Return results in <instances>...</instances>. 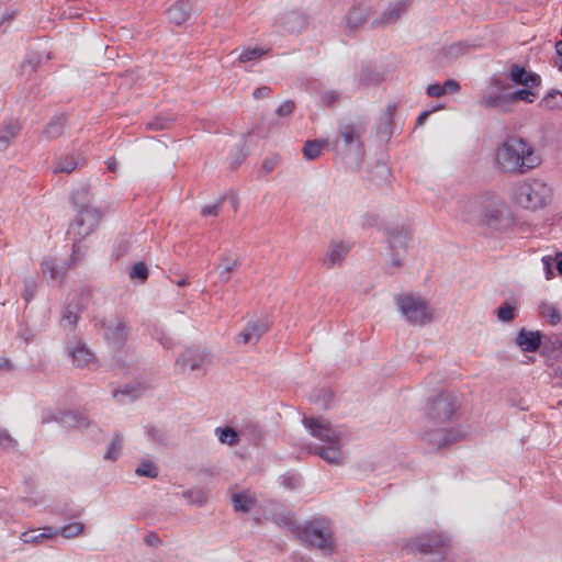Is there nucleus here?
<instances>
[{
  "instance_id": "nucleus-4",
  "label": "nucleus",
  "mask_w": 562,
  "mask_h": 562,
  "mask_svg": "<svg viewBox=\"0 0 562 562\" xmlns=\"http://www.w3.org/2000/svg\"><path fill=\"white\" fill-rule=\"evenodd\" d=\"M513 198L517 204L528 210H538L552 200V188L540 179H528L516 186Z\"/></svg>"
},
{
  "instance_id": "nucleus-38",
  "label": "nucleus",
  "mask_w": 562,
  "mask_h": 562,
  "mask_svg": "<svg viewBox=\"0 0 562 562\" xmlns=\"http://www.w3.org/2000/svg\"><path fill=\"white\" fill-rule=\"evenodd\" d=\"M135 474L138 476L156 479L158 476V467L151 460H144L135 469Z\"/></svg>"
},
{
  "instance_id": "nucleus-51",
  "label": "nucleus",
  "mask_w": 562,
  "mask_h": 562,
  "mask_svg": "<svg viewBox=\"0 0 562 562\" xmlns=\"http://www.w3.org/2000/svg\"><path fill=\"white\" fill-rule=\"evenodd\" d=\"M340 99V92L337 90H324L321 92V101L326 106H333Z\"/></svg>"
},
{
  "instance_id": "nucleus-59",
  "label": "nucleus",
  "mask_w": 562,
  "mask_h": 562,
  "mask_svg": "<svg viewBox=\"0 0 562 562\" xmlns=\"http://www.w3.org/2000/svg\"><path fill=\"white\" fill-rule=\"evenodd\" d=\"M220 205H221V201H218L212 205L204 206V207H202L201 214L203 216H216L218 214Z\"/></svg>"
},
{
  "instance_id": "nucleus-15",
  "label": "nucleus",
  "mask_w": 562,
  "mask_h": 562,
  "mask_svg": "<svg viewBox=\"0 0 562 562\" xmlns=\"http://www.w3.org/2000/svg\"><path fill=\"white\" fill-rule=\"evenodd\" d=\"M69 357L77 368H88L97 361L94 353L81 341L69 348Z\"/></svg>"
},
{
  "instance_id": "nucleus-21",
  "label": "nucleus",
  "mask_w": 562,
  "mask_h": 562,
  "mask_svg": "<svg viewBox=\"0 0 562 562\" xmlns=\"http://www.w3.org/2000/svg\"><path fill=\"white\" fill-rule=\"evenodd\" d=\"M280 25L289 33L299 34L305 27L306 19L302 13L291 11L280 19Z\"/></svg>"
},
{
  "instance_id": "nucleus-25",
  "label": "nucleus",
  "mask_w": 562,
  "mask_h": 562,
  "mask_svg": "<svg viewBox=\"0 0 562 562\" xmlns=\"http://www.w3.org/2000/svg\"><path fill=\"white\" fill-rule=\"evenodd\" d=\"M458 438V434L453 430H447V429H440V430H432L427 431L425 434V439L429 442H432L438 446V448H441L450 442L456 441Z\"/></svg>"
},
{
  "instance_id": "nucleus-55",
  "label": "nucleus",
  "mask_w": 562,
  "mask_h": 562,
  "mask_svg": "<svg viewBox=\"0 0 562 562\" xmlns=\"http://www.w3.org/2000/svg\"><path fill=\"white\" fill-rule=\"evenodd\" d=\"M541 261L543 265L546 279L550 280L551 278L554 277V271H553V269L555 267L554 259L551 256H544V257H542Z\"/></svg>"
},
{
  "instance_id": "nucleus-1",
  "label": "nucleus",
  "mask_w": 562,
  "mask_h": 562,
  "mask_svg": "<svg viewBox=\"0 0 562 562\" xmlns=\"http://www.w3.org/2000/svg\"><path fill=\"white\" fill-rule=\"evenodd\" d=\"M495 162L504 173L525 175L541 164V157L527 140L510 136L497 147Z\"/></svg>"
},
{
  "instance_id": "nucleus-36",
  "label": "nucleus",
  "mask_w": 562,
  "mask_h": 562,
  "mask_svg": "<svg viewBox=\"0 0 562 562\" xmlns=\"http://www.w3.org/2000/svg\"><path fill=\"white\" fill-rule=\"evenodd\" d=\"M122 441L123 436L121 434H115L113 439L111 440L105 453H104V460L108 461H116L120 457L121 449H122Z\"/></svg>"
},
{
  "instance_id": "nucleus-6",
  "label": "nucleus",
  "mask_w": 562,
  "mask_h": 562,
  "mask_svg": "<svg viewBox=\"0 0 562 562\" xmlns=\"http://www.w3.org/2000/svg\"><path fill=\"white\" fill-rule=\"evenodd\" d=\"M449 547V539L439 533L422 535L406 543V549L411 552L432 555L428 562H443Z\"/></svg>"
},
{
  "instance_id": "nucleus-29",
  "label": "nucleus",
  "mask_w": 562,
  "mask_h": 562,
  "mask_svg": "<svg viewBox=\"0 0 562 562\" xmlns=\"http://www.w3.org/2000/svg\"><path fill=\"white\" fill-rule=\"evenodd\" d=\"M241 266V262L237 258H231L228 256H222L220 268L221 271L218 273V279L221 282L226 283L231 279V272L237 270Z\"/></svg>"
},
{
  "instance_id": "nucleus-3",
  "label": "nucleus",
  "mask_w": 562,
  "mask_h": 562,
  "mask_svg": "<svg viewBox=\"0 0 562 562\" xmlns=\"http://www.w3.org/2000/svg\"><path fill=\"white\" fill-rule=\"evenodd\" d=\"M283 522L305 546L317 548L324 555H330L333 553V532L324 521L314 520L303 526L296 525L290 519H284Z\"/></svg>"
},
{
  "instance_id": "nucleus-42",
  "label": "nucleus",
  "mask_w": 562,
  "mask_h": 562,
  "mask_svg": "<svg viewBox=\"0 0 562 562\" xmlns=\"http://www.w3.org/2000/svg\"><path fill=\"white\" fill-rule=\"evenodd\" d=\"M81 310H77V304L75 302H70L63 311L61 322L68 326H75L78 322V313Z\"/></svg>"
},
{
  "instance_id": "nucleus-14",
  "label": "nucleus",
  "mask_w": 562,
  "mask_h": 562,
  "mask_svg": "<svg viewBox=\"0 0 562 562\" xmlns=\"http://www.w3.org/2000/svg\"><path fill=\"white\" fill-rule=\"evenodd\" d=\"M52 419L57 420L64 427L86 428L90 425L87 416L76 412L63 413L59 417H55L49 411H45L42 415V422L48 423Z\"/></svg>"
},
{
  "instance_id": "nucleus-27",
  "label": "nucleus",
  "mask_w": 562,
  "mask_h": 562,
  "mask_svg": "<svg viewBox=\"0 0 562 562\" xmlns=\"http://www.w3.org/2000/svg\"><path fill=\"white\" fill-rule=\"evenodd\" d=\"M236 512L249 513L255 504V497L248 492L234 493L231 497Z\"/></svg>"
},
{
  "instance_id": "nucleus-58",
  "label": "nucleus",
  "mask_w": 562,
  "mask_h": 562,
  "mask_svg": "<svg viewBox=\"0 0 562 562\" xmlns=\"http://www.w3.org/2000/svg\"><path fill=\"white\" fill-rule=\"evenodd\" d=\"M426 91L429 97L439 98L445 94V88H442V86H440L439 83L429 85Z\"/></svg>"
},
{
  "instance_id": "nucleus-11",
  "label": "nucleus",
  "mask_w": 562,
  "mask_h": 562,
  "mask_svg": "<svg viewBox=\"0 0 562 562\" xmlns=\"http://www.w3.org/2000/svg\"><path fill=\"white\" fill-rule=\"evenodd\" d=\"M456 409V397L449 393H440L428 402L427 416L436 423H446L453 417Z\"/></svg>"
},
{
  "instance_id": "nucleus-24",
  "label": "nucleus",
  "mask_w": 562,
  "mask_h": 562,
  "mask_svg": "<svg viewBox=\"0 0 562 562\" xmlns=\"http://www.w3.org/2000/svg\"><path fill=\"white\" fill-rule=\"evenodd\" d=\"M348 251H349V247L347 245H345L344 243H337V241L330 243L325 263L329 268L339 266L342 262V260L345 259Z\"/></svg>"
},
{
  "instance_id": "nucleus-34",
  "label": "nucleus",
  "mask_w": 562,
  "mask_h": 562,
  "mask_svg": "<svg viewBox=\"0 0 562 562\" xmlns=\"http://www.w3.org/2000/svg\"><path fill=\"white\" fill-rule=\"evenodd\" d=\"M78 166V160L72 155H67L65 157H59L55 160L53 166V171L57 172H66L69 173L75 170Z\"/></svg>"
},
{
  "instance_id": "nucleus-31",
  "label": "nucleus",
  "mask_w": 562,
  "mask_h": 562,
  "mask_svg": "<svg viewBox=\"0 0 562 562\" xmlns=\"http://www.w3.org/2000/svg\"><path fill=\"white\" fill-rule=\"evenodd\" d=\"M20 125L16 122H10L0 130V151L8 148L11 140L18 135Z\"/></svg>"
},
{
  "instance_id": "nucleus-18",
  "label": "nucleus",
  "mask_w": 562,
  "mask_h": 562,
  "mask_svg": "<svg viewBox=\"0 0 562 562\" xmlns=\"http://www.w3.org/2000/svg\"><path fill=\"white\" fill-rule=\"evenodd\" d=\"M509 78L516 85L532 88L540 85V77L537 74L528 72L525 67L517 64L510 65Z\"/></svg>"
},
{
  "instance_id": "nucleus-64",
  "label": "nucleus",
  "mask_w": 562,
  "mask_h": 562,
  "mask_svg": "<svg viewBox=\"0 0 562 562\" xmlns=\"http://www.w3.org/2000/svg\"><path fill=\"white\" fill-rule=\"evenodd\" d=\"M132 390L128 386H125L121 390L114 391L113 396L115 398L124 397L126 395H130Z\"/></svg>"
},
{
  "instance_id": "nucleus-49",
  "label": "nucleus",
  "mask_w": 562,
  "mask_h": 562,
  "mask_svg": "<svg viewBox=\"0 0 562 562\" xmlns=\"http://www.w3.org/2000/svg\"><path fill=\"white\" fill-rule=\"evenodd\" d=\"M151 337L166 349H170L175 346V340L158 327L153 329Z\"/></svg>"
},
{
  "instance_id": "nucleus-39",
  "label": "nucleus",
  "mask_w": 562,
  "mask_h": 562,
  "mask_svg": "<svg viewBox=\"0 0 562 562\" xmlns=\"http://www.w3.org/2000/svg\"><path fill=\"white\" fill-rule=\"evenodd\" d=\"M408 240V233L394 229L389 232V244L392 249H398L406 247Z\"/></svg>"
},
{
  "instance_id": "nucleus-46",
  "label": "nucleus",
  "mask_w": 562,
  "mask_h": 562,
  "mask_svg": "<svg viewBox=\"0 0 562 562\" xmlns=\"http://www.w3.org/2000/svg\"><path fill=\"white\" fill-rule=\"evenodd\" d=\"M322 143L319 140H306L303 147L304 157L307 160L317 158L322 150Z\"/></svg>"
},
{
  "instance_id": "nucleus-41",
  "label": "nucleus",
  "mask_w": 562,
  "mask_h": 562,
  "mask_svg": "<svg viewBox=\"0 0 562 562\" xmlns=\"http://www.w3.org/2000/svg\"><path fill=\"white\" fill-rule=\"evenodd\" d=\"M268 53L267 49L259 47H245L238 56L240 63H247L259 59L261 56Z\"/></svg>"
},
{
  "instance_id": "nucleus-35",
  "label": "nucleus",
  "mask_w": 562,
  "mask_h": 562,
  "mask_svg": "<svg viewBox=\"0 0 562 562\" xmlns=\"http://www.w3.org/2000/svg\"><path fill=\"white\" fill-rule=\"evenodd\" d=\"M215 432L218 437V440L222 443H226L228 446H236L239 441V436L237 431L232 427L216 428Z\"/></svg>"
},
{
  "instance_id": "nucleus-40",
  "label": "nucleus",
  "mask_w": 562,
  "mask_h": 562,
  "mask_svg": "<svg viewBox=\"0 0 562 562\" xmlns=\"http://www.w3.org/2000/svg\"><path fill=\"white\" fill-rule=\"evenodd\" d=\"M539 314L542 318L547 319L551 325H557L561 322V314L553 305L541 304Z\"/></svg>"
},
{
  "instance_id": "nucleus-13",
  "label": "nucleus",
  "mask_w": 562,
  "mask_h": 562,
  "mask_svg": "<svg viewBox=\"0 0 562 562\" xmlns=\"http://www.w3.org/2000/svg\"><path fill=\"white\" fill-rule=\"evenodd\" d=\"M86 255H87V249L83 248L81 245L74 243L72 254H71L68 266H58L56 263L55 259L49 258V259H45L42 262V271L44 274L48 273L49 278L52 280L63 279L66 271L69 268L75 267L78 262H80L86 257Z\"/></svg>"
},
{
  "instance_id": "nucleus-61",
  "label": "nucleus",
  "mask_w": 562,
  "mask_h": 562,
  "mask_svg": "<svg viewBox=\"0 0 562 562\" xmlns=\"http://www.w3.org/2000/svg\"><path fill=\"white\" fill-rule=\"evenodd\" d=\"M144 541H145L146 544L153 546V547L159 546L161 543V540H160L159 536L156 532L147 533V536L145 537Z\"/></svg>"
},
{
  "instance_id": "nucleus-60",
  "label": "nucleus",
  "mask_w": 562,
  "mask_h": 562,
  "mask_svg": "<svg viewBox=\"0 0 562 562\" xmlns=\"http://www.w3.org/2000/svg\"><path fill=\"white\" fill-rule=\"evenodd\" d=\"M442 88H445V94L446 93H453V92H457L460 89V85L454 79H448L442 85Z\"/></svg>"
},
{
  "instance_id": "nucleus-20",
  "label": "nucleus",
  "mask_w": 562,
  "mask_h": 562,
  "mask_svg": "<svg viewBox=\"0 0 562 562\" xmlns=\"http://www.w3.org/2000/svg\"><path fill=\"white\" fill-rule=\"evenodd\" d=\"M541 338L542 335L540 331H529L522 328L516 337V344L525 352H535L542 344Z\"/></svg>"
},
{
  "instance_id": "nucleus-62",
  "label": "nucleus",
  "mask_w": 562,
  "mask_h": 562,
  "mask_svg": "<svg viewBox=\"0 0 562 562\" xmlns=\"http://www.w3.org/2000/svg\"><path fill=\"white\" fill-rule=\"evenodd\" d=\"M271 92V89L270 87H267V86H262V87H259L257 88L252 95L255 99H262V98H267Z\"/></svg>"
},
{
  "instance_id": "nucleus-26",
  "label": "nucleus",
  "mask_w": 562,
  "mask_h": 562,
  "mask_svg": "<svg viewBox=\"0 0 562 562\" xmlns=\"http://www.w3.org/2000/svg\"><path fill=\"white\" fill-rule=\"evenodd\" d=\"M58 533V530H55L52 527H46L42 532L38 530H29L21 533V540L24 543H41L46 539H50Z\"/></svg>"
},
{
  "instance_id": "nucleus-57",
  "label": "nucleus",
  "mask_w": 562,
  "mask_h": 562,
  "mask_svg": "<svg viewBox=\"0 0 562 562\" xmlns=\"http://www.w3.org/2000/svg\"><path fill=\"white\" fill-rule=\"evenodd\" d=\"M276 160L273 158H267L263 160L260 169H259V173L260 176H267L269 172H271L274 167H276Z\"/></svg>"
},
{
  "instance_id": "nucleus-19",
  "label": "nucleus",
  "mask_w": 562,
  "mask_h": 562,
  "mask_svg": "<svg viewBox=\"0 0 562 562\" xmlns=\"http://www.w3.org/2000/svg\"><path fill=\"white\" fill-rule=\"evenodd\" d=\"M407 9L406 1H397L394 4L390 5L380 18L375 19L372 24L373 26H384L394 24L405 12Z\"/></svg>"
},
{
  "instance_id": "nucleus-45",
  "label": "nucleus",
  "mask_w": 562,
  "mask_h": 562,
  "mask_svg": "<svg viewBox=\"0 0 562 562\" xmlns=\"http://www.w3.org/2000/svg\"><path fill=\"white\" fill-rule=\"evenodd\" d=\"M85 529V525L82 522H70L63 526L60 529H57L58 532L66 539H71L79 536Z\"/></svg>"
},
{
  "instance_id": "nucleus-30",
  "label": "nucleus",
  "mask_w": 562,
  "mask_h": 562,
  "mask_svg": "<svg viewBox=\"0 0 562 562\" xmlns=\"http://www.w3.org/2000/svg\"><path fill=\"white\" fill-rule=\"evenodd\" d=\"M471 45H469L465 42H457L449 46H446L441 49V56L445 58L448 63H451L452 60L459 58L460 56L465 55Z\"/></svg>"
},
{
  "instance_id": "nucleus-44",
  "label": "nucleus",
  "mask_w": 562,
  "mask_h": 562,
  "mask_svg": "<svg viewBox=\"0 0 562 562\" xmlns=\"http://www.w3.org/2000/svg\"><path fill=\"white\" fill-rule=\"evenodd\" d=\"M92 296V290L89 286H81L71 302L77 304V310L87 308Z\"/></svg>"
},
{
  "instance_id": "nucleus-23",
  "label": "nucleus",
  "mask_w": 562,
  "mask_h": 562,
  "mask_svg": "<svg viewBox=\"0 0 562 562\" xmlns=\"http://www.w3.org/2000/svg\"><path fill=\"white\" fill-rule=\"evenodd\" d=\"M191 11V3L188 0H181L170 7L167 11L168 20L177 25L184 23Z\"/></svg>"
},
{
  "instance_id": "nucleus-56",
  "label": "nucleus",
  "mask_w": 562,
  "mask_h": 562,
  "mask_svg": "<svg viewBox=\"0 0 562 562\" xmlns=\"http://www.w3.org/2000/svg\"><path fill=\"white\" fill-rule=\"evenodd\" d=\"M506 89H507V85L506 83H504L499 78L493 77L491 79V86H490V89L487 91L506 92Z\"/></svg>"
},
{
  "instance_id": "nucleus-32",
  "label": "nucleus",
  "mask_w": 562,
  "mask_h": 562,
  "mask_svg": "<svg viewBox=\"0 0 562 562\" xmlns=\"http://www.w3.org/2000/svg\"><path fill=\"white\" fill-rule=\"evenodd\" d=\"M71 199L74 201L76 210L93 207L91 205L90 193L87 186H81L80 188L75 190L71 194Z\"/></svg>"
},
{
  "instance_id": "nucleus-43",
  "label": "nucleus",
  "mask_w": 562,
  "mask_h": 562,
  "mask_svg": "<svg viewBox=\"0 0 562 562\" xmlns=\"http://www.w3.org/2000/svg\"><path fill=\"white\" fill-rule=\"evenodd\" d=\"M146 435L149 440L157 445H166L168 441V435L158 426L146 427Z\"/></svg>"
},
{
  "instance_id": "nucleus-50",
  "label": "nucleus",
  "mask_w": 562,
  "mask_h": 562,
  "mask_svg": "<svg viewBox=\"0 0 562 562\" xmlns=\"http://www.w3.org/2000/svg\"><path fill=\"white\" fill-rule=\"evenodd\" d=\"M18 447V442L13 439L7 429H0V449L13 451Z\"/></svg>"
},
{
  "instance_id": "nucleus-63",
  "label": "nucleus",
  "mask_w": 562,
  "mask_h": 562,
  "mask_svg": "<svg viewBox=\"0 0 562 562\" xmlns=\"http://www.w3.org/2000/svg\"><path fill=\"white\" fill-rule=\"evenodd\" d=\"M168 126V121L165 119H156L155 121L148 123V127L151 130H164Z\"/></svg>"
},
{
  "instance_id": "nucleus-33",
  "label": "nucleus",
  "mask_w": 562,
  "mask_h": 562,
  "mask_svg": "<svg viewBox=\"0 0 562 562\" xmlns=\"http://www.w3.org/2000/svg\"><path fill=\"white\" fill-rule=\"evenodd\" d=\"M517 302L516 301H505L499 305L496 311L498 321L503 323L512 322L516 316Z\"/></svg>"
},
{
  "instance_id": "nucleus-7",
  "label": "nucleus",
  "mask_w": 562,
  "mask_h": 562,
  "mask_svg": "<svg viewBox=\"0 0 562 562\" xmlns=\"http://www.w3.org/2000/svg\"><path fill=\"white\" fill-rule=\"evenodd\" d=\"M103 339L113 348L121 349L127 340V326L124 317L113 314L99 321Z\"/></svg>"
},
{
  "instance_id": "nucleus-37",
  "label": "nucleus",
  "mask_w": 562,
  "mask_h": 562,
  "mask_svg": "<svg viewBox=\"0 0 562 562\" xmlns=\"http://www.w3.org/2000/svg\"><path fill=\"white\" fill-rule=\"evenodd\" d=\"M540 105L548 110H557L562 108V93L553 90L547 93L540 101Z\"/></svg>"
},
{
  "instance_id": "nucleus-9",
  "label": "nucleus",
  "mask_w": 562,
  "mask_h": 562,
  "mask_svg": "<svg viewBox=\"0 0 562 562\" xmlns=\"http://www.w3.org/2000/svg\"><path fill=\"white\" fill-rule=\"evenodd\" d=\"M482 223L493 231L504 232L513 225L514 217L510 209L498 201L484 207Z\"/></svg>"
},
{
  "instance_id": "nucleus-17",
  "label": "nucleus",
  "mask_w": 562,
  "mask_h": 562,
  "mask_svg": "<svg viewBox=\"0 0 562 562\" xmlns=\"http://www.w3.org/2000/svg\"><path fill=\"white\" fill-rule=\"evenodd\" d=\"M480 103L488 110H497L499 112H507L510 108L507 92L486 91Z\"/></svg>"
},
{
  "instance_id": "nucleus-22",
  "label": "nucleus",
  "mask_w": 562,
  "mask_h": 562,
  "mask_svg": "<svg viewBox=\"0 0 562 562\" xmlns=\"http://www.w3.org/2000/svg\"><path fill=\"white\" fill-rule=\"evenodd\" d=\"M370 14L369 7L360 4L352 7L346 15V24L350 31H355L363 25Z\"/></svg>"
},
{
  "instance_id": "nucleus-12",
  "label": "nucleus",
  "mask_w": 562,
  "mask_h": 562,
  "mask_svg": "<svg viewBox=\"0 0 562 562\" xmlns=\"http://www.w3.org/2000/svg\"><path fill=\"white\" fill-rule=\"evenodd\" d=\"M77 216L70 225L68 233L74 234L78 239L88 236L99 223L101 217L100 212L94 207L78 209Z\"/></svg>"
},
{
  "instance_id": "nucleus-28",
  "label": "nucleus",
  "mask_w": 562,
  "mask_h": 562,
  "mask_svg": "<svg viewBox=\"0 0 562 562\" xmlns=\"http://www.w3.org/2000/svg\"><path fill=\"white\" fill-rule=\"evenodd\" d=\"M66 123L65 114H56L54 115L49 122L44 127V135L46 138H56L59 137L64 133Z\"/></svg>"
},
{
  "instance_id": "nucleus-47",
  "label": "nucleus",
  "mask_w": 562,
  "mask_h": 562,
  "mask_svg": "<svg viewBox=\"0 0 562 562\" xmlns=\"http://www.w3.org/2000/svg\"><path fill=\"white\" fill-rule=\"evenodd\" d=\"M130 278L132 280H138L139 282H144L148 278V269L144 262H136L132 266L130 270Z\"/></svg>"
},
{
  "instance_id": "nucleus-53",
  "label": "nucleus",
  "mask_w": 562,
  "mask_h": 562,
  "mask_svg": "<svg viewBox=\"0 0 562 562\" xmlns=\"http://www.w3.org/2000/svg\"><path fill=\"white\" fill-rule=\"evenodd\" d=\"M295 110V103L293 100L283 101L277 109L276 114L278 116H290Z\"/></svg>"
},
{
  "instance_id": "nucleus-54",
  "label": "nucleus",
  "mask_w": 562,
  "mask_h": 562,
  "mask_svg": "<svg viewBox=\"0 0 562 562\" xmlns=\"http://www.w3.org/2000/svg\"><path fill=\"white\" fill-rule=\"evenodd\" d=\"M36 292V282L34 279H26L24 281V292H23V299L25 302H30L34 299Z\"/></svg>"
},
{
  "instance_id": "nucleus-10",
  "label": "nucleus",
  "mask_w": 562,
  "mask_h": 562,
  "mask_svg": "<svg viewBox=\"0 0 562 562\" xmlns=\"http://www.w3.org/2000/svg\"><path fill=\"white\" fill-rule=\"evenodd\" d=\"M366 131L367 123L361 116L342 117L338 124V135L346 147H361Z\"/></svg>"
},
{
  "instance_id": "nucleus-8",
  "label": "nucleus",
  "mask_w": 562,
  "mask_h": 562,
  "mask_svg": "<svg viewBox=\"0 0 562 562\" xmlns=\"http://www.w3.org/2000/svg\"><path fill=\"white\" fill-rule=\"evenodd\" d=\"M211 362L212 358L207 350L191 347L186 349L177 358L175 362V370L178 373H186L188 371H203V373H205Z\"/></svg>"
},
{
  "instance_id": "nucleus-52",
  "label": "nucleus",
  "mask_w": 562,
  "mask_h": 562,
  "mask_svg": "<svg viewBox=\"0 0 562 562\" xmlns=\"http://www.w3.org/2000/svg\"><path fill=\"white\" fill-rule=\"evenodd\" d=\"M40 64L37 55H30L21 65L22 74L31 75L34 72Z\"/></svg>"
},
{
  "instance_id": "nucleus-5",
  "label": "nucleus",
  "mask_w": 562,
  "mask_h": 562,
  "mask_svg": "<svg viewBox=\"0 0 562 562\" xmlns=\"http://www.w3.org/2000/svg\"><path fill=\"white\" fill-rule=\"evenodd\" d=\"M394 302L405 321L413 326H424L434 319L432 308L423 297L412 293L394 296Z\"/></svg>"
},
{
  "instance_id": "nucleus-48",
  "label": "nucleus",
  "mask_w": 562,
  "mask_h": 562,
  "mask_svg": "<svg viewBox=\"0 0 562 562\" xmlns=\"http://www.w3.org/2000/svg\"><path fill=\"white\" fill-rule=\"evenodd\" d=\"M508 95L510 104L517 101H525L531 103L533 102V99L536 97V94L529 89H520L515 92H509Z\"/></svg>"
},
{
  "instance_id": "nucleus-16",
  "label": "nucleus",
  "mask_w": 562,
  "mask_h": 562,
  "mask_svg": "<svg viewBox=\"0 0 562 562\" xmlns=\"http://www.w3.org/2000/svg\"><path fill=\"white\" fill-rule=\"evenodd\" d=\"M268 328L269 325L265 321H249L246 328L239 334L238 338L244 345L256 344Z\"/></svg>"
},
{
  "instance_id": "nucleus-2",
  "label": "nucleus",
  "mask_w": 562,
  "mask_h": 562,
  "mask_svg": "<svg viewBox=\"0 0 562 562\" xmlns=\"http://www.w3.org/2000/svg\"><path fill=\"white\" fill-rule=\"evenodd\" d=\"M303 425L314 438L324 442L323 446L314 447L312 452L329 464H340L341 430L323 417H304Z\"/></svg>"
}]
</instances>
